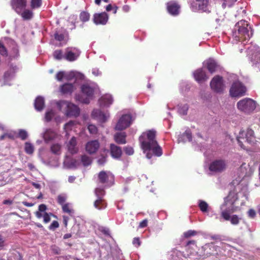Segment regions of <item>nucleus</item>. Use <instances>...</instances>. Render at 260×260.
I'll return each instance as SVG.
<instances>
[{
  "instance_id": "obj_1",
  "label": "nucleus",
  "mask_w": 260,
  "mask_h": 260,
  "mask_svg": "<svg viewBox=\"0 0 260 260\" xmlns=\"http://www.w3.org/2000/svg\"><path fill=\"white\" fill-rule=\"evenodd\" d=\"M254 168L249 164L243 163L238 170L240 173L238 179L236 178L232 182L235 190L230 191L229 195L224 199V203L220 206L221 217L226 221L230 220L231 224L237 225L241 218L237 215L231 216L237 208L244 206L245 201L248 200V191L247 184L242 187V182L246 177L250 176L254 172Z\"/></svg>"
},
{
  "instance_id": "obj_2",
  "label": "nucleus",
  "mask_w": 260,
  "mask_h": 260,
  "mask_svg": "<svg viewBox=\"0 0 260 260\" xmlns=\"http://www.w3.org/2000/svg\"><path fill=\"white\" fill-rule=\"evenodd\" d=\"M139 141L147 158L150 159L153 155L158 157L162 155L161 148L155 140V131L149 130L143 133L139 138Z\"/></svg>"
},
{
  "instance_id": "obj_3",
  "label": "nucleus",
  "mask_w": 260,
  "mask_h": 260,
  "mask_svg": "<svg viewBox=\"0 0 260 260\" xmlns=\"http://www.w3.org/2000/svg\"><path fill=\"white\" fill-rule=\"evenodd\" d=\"M252 35L251 27L244 20L237 22L232 30V37L236 43L241 42L243 45H245Z\"/></svg>"
},
{
  "instance_id": "obj_4",
  "label": "nucleus",
  "mask_w": 260,
  "mask_h": 260,
  "mask_svg": "<svg viewBox=\"0 0 260 260\" xmlns=\"http://www.w3.org/2000/svg\"><path fill=\"white\" fill-rule=\"evenodd\" d=\"M59 111L63 110L64 115L68 117H77L80 113V109L76 105L66 101H60L56 103Z\"/></svg>"
},
{
  "instance_id": "obj_5",
  "label": "nucleus",
  "mask_w": 260,
  "mask_h": 260,
  "mask_svg": "<svg viewBox=\"0 0 260 260\" xmlns=\"http://www.w3.org/2000/svg\"><path fill=\"white\" fill-rule=\"evenodd\" d=\"M247 55L254 66L260 70V48L257 45L251 43L247 48Z\"/></svg>"
},
{
  "instance_id": "obj_6",
  "label": "nucleus",
  "mask_w": 260,
  "mask_h": 260,
  "mask_svg": "<svg viewBox=\"0 0 260 260\" xmlns=\"http://www.w3.org/2000/svg\"><path fill=\"white\" fill-rule=\"evenodd\" d=\"M96 89V85L95 84H85L81 86V91L82 93L86 96V98L83 99L79 95L76 96V100L85 104L89 103V99L91 98L93 93Z\"/></svg>"
},
{
  "instance_id": "obj_7",
  "label": "nucleus",
  "mask_w": 260,
  "mask_h": 260,
  "mask_svg": "<svg viewBox=\"0 0 260 260\" xmlns=\"http://www.w3.org/2000/svg\"><path fill=\"white\" fill-rule=\"evenodd\" d=\"M237 140L240 147L245 149V148L243 144L244 142H247L250 144H252L254 143V132L251 129H248L246 132L241 131L237 137Z\"/></svg>"
},
{
  "instance_id": "obj_8",
  "label": "nucleus",
  "mask_w": 260,
  "mask_h": 260,
  "mask_svg": "<svg viewBox=\"0 0 260 260\" xmlns=\"http://www.w3.org/2000/svg\"><path fill=\"white\" fill-rule=\"evenodd\" d=\"M238 109L245 113H250L256 107V103L249 98H245L239 101L237 104Z\"/></svg>"
},
{
  "instance_id": "obj_9",
  "label": "nucleus",
  "mask_w": 260,
  "mask_h": 260,
  "mask_svg": "<svg viewBox=\"0 0 260 260\" xmlns=\"http://www.w3.org/2000/svg\"><path fill=\"white\" fill-rule=\"evenodd\" d=\"M95 194L97 199L94 202V207L98 210L105 209L107 207V204L103 199L105 196V191L103 188H96L94 190Z\"/></svg>"
},
{
  "instance_id": "obj_10",
  "label": "nucleus",
  "mask_w": 260,
  "mask_h": 260,
  "mask_svg": "<svg viewBox=\"0 0 260 260\" xmlns=\"http://www.w3.org/2000/svg\"><path fill=\"white\" fill-rule=\"evenodd\" d=\"M246 91V87L239 81L233 83L230 90V95L232 97H239L243 96Z\"/></svg>"
},
{
  "instance_id": "obj_11",
  "label": "nucleus",
  "mask_w": 260,
  "mask_h": 260,
  "mask_svg": "<svg viewBox=\"0 0 260 260\" xmlns=\"http://www.w3.org/2000/svg\"><path fill=\"white\" fill-rule=\"evenodd\" d=\"M226 167V164L224 160L217 159L214 160L210 164L209 169L212 174H216L224 171Z\"/></svg>"
},
{
  "instance_id": "obj_12",
  "label": "nucleus",
  "mask_w": 260,
  "mask_h": 260,
  "mask_svg": "<svg viewBox=\"0 0 260 260\" xmlns=\"http://www.w3.org/2000/svg\"><path fill=\"white\" fill-rule=\"evenodd\" d=\"M132 117L131 114H126L121 116L118 120L115 129L121 131L129 126L132 123Z\"/></svg>"
},
{
  "instance_id": "obj_13",
  "label": "nucleus",
  "mask_w": 260,
  "mask_h": 260,
  "mask_svg": "<svg viewBox=\"0 0 260 260\" xmlns=\"http://www.w3.org/2000/svg\"><path fill=\"white\" fill-rule=\"evenodd\" d=\"M210 86L214 91L217 93L222 92L225 88L222 78L219 76H215L211 81Z\"/></svg>"
},
{
  "instance_id": "obj_14",
  "label": "nucleus",
  "mask_w": 260,
  "mask_h": 260,
  "mask_svg": "<svg viewBox=\"0 0 260 260\" xmlns=\"http://www.w3.org/2000/svg\"><path fill=\"white\" fill-rule=\"evenodd\" d=\"M209 0H196L191 3L190 8L193 12H206L208 10Z\"/></svg>"
},
{
  "instance_id": "obj_15",
  "label": "nucleus",
  "mask_w": 260,
  "mask_h": 260,
  "mask_svg": "<svg viewBox=\"0 0 260 260\" xmlns=\"http://www.w3.org/2000/svg\"><path fill=\"white\" fill-rule=\"evenodd\" d=\"M80 51L77 48H67L64 54V59L69 61H74L77 59L80 54Z\"/></svg>"
},
{
  "instance_id": "obj_16",
  "label": "nucleus",
  "mask_w": 260,
  "mask_h": 260,
  "mask_svg": "<svg viewBox=\"0 0 260 260\" xmlns=\"http://www.w3.org/2000/svg\"><path fill=\"white\" fill-rule=\"evenodd\" d=\"M98 178L101 183L106 184L108 186H111L113 184L114 177L110 172L104 171L100 172Z\"/></svg>"
},
{
  "instance_id": "obj_17",
  "label": "nucleus",
  "mask_w": 260,
  "mask_h": 260,
  "mask_svg": "<svg viewBox=\"0 0 260 260\" xmlns=\"http://www.w3.org/2000/svg\"><path fill=\"white\" fill-rule=\"evenodd\" d=\"M187 254H183V253L178 250H173L172 256L173 260H181L182 257H184L185 258H189L190 260H197L198 258H191V256H196L197 252H191L189 248L187 250Z\"/></svg>"
},
{
  "instance_id": "obj_18",
  "label": "nucleus",
  "mask_w": 260,
  "mask_h": 260,
  "mask_svg": "<svg viewBox=\"0 0 260 260\" xmlns=\"http://www.w3.org/2000/svg\"><path fill=\"white\" fill-rule=\"evenodd\" d=\"M39 210L35 212V215L38 218L43 217V221L47 223L50 221V215H52V213H48L45 212L47 207L45 204H41L39 206Z\"/></svg>"
},
{
  "instance_id": "obj_19",
  "label": "nucleus",
  "mask_w": 260,
  "mask_h": 260,
  "mask_svg": "<svg viewBox=\"0 0 260 260\" xmlns=\"http://www.w3.org/2000/svg\"><path fill=\"white\" fill-rule=\"evenodd\" d=\"M91 116L101 122H105L109 118L108 112L104 113L100 109H94L91 113Z\"/></svg>"
},
{
  "instance_id": "obj_20",
  "label": "nucleus",
  "mask_w": 260,
  "mask_h": 260,
  "mask_svg": "<svg viewBox=\"0 0 260 260\" xmlns=\"http://www.w3.org/2000/svg\"><path fill=\"white\" fill-rule=\"evenodd\" d=\"M109 19L108 15L106 12L95 13L93 15V22L96 25H105Z\"/></svg>"
},
{
  "instance_id": "obj_21",
  "label": "nucleus",
  "mask_w": 260,
  "mask_h": 260,
  "mask_svg": "<svg viewBox=\"0 0 260 260\" xmlns=\"http://www.w3.org/2000/svg\"><path fill=\"white\" fill-rule=\"evenodd\" d=\"M11 5L17 13L20 14L26 7V0H12Z\"/></svg>"
},
{
  "instance_id": "obj_22",
  "label": "nucleus",
  "mask_w": 260,
  "mask_h": 260,
  "mask_svg": "<svg viewBox=\"0 0 260 260\" xmlns=\"http://www.w3.org/2000/svg\"><path fill=\"white\" fill-rule=\"evenodd\" d=\"M180 8L179 5L176 2L171 1L167 3L168 12L173 16H177L179 14Z\"/></svg>"
},
{
  "instance_id": "obj_23",
  "label": "nucleus",
  "mask_w": 260,
  "mask_h": 260,
  "mask_svg": "<svg viewBox=\"0 0 260 260\" xmlns=\"http://www.w3.org/2000/svg\"><path fill=\"white\" fill-rule=\"evenodd\" d=\"M100 147V143L97 140H92L87 143L85 149L89 154L95 153Z\"/></svg>"
},
{
  "instance_id": "obj_24",
  "label": "nucleus",
  "mask_w": 260,
  "mask_h": 260,
  "mask_svg": "<svg viewBox=\"0 0 260 260\" xmlns=\"http://www.w3.org/2000/svg\"><path fill=\"white\" fill-rule=\"evenodd\" d=\"M113 102V99L112 95L108 94L102 96L99 100V103L101 108L109 107Z\"/></svg>"
},
{
  "instance_id": "obj_25",
  "label": "nucleus",
  "mask_w": 260,
  "mask_h": 260,
  "mask_svg": "<svg viewBox=\"0 0 260 260\" xmlns=\"http://www.w3.org/2000/svg\"><path fill=\"white\" fill-rule=\"evenodd\" d=\"M67 148L68 151L72 154H76L78 151V147L77 146L76 138L73 137L67 143Z\"/></svg>"
},
{
  "instance_id": "obj_26",
  "label": "nucleus",
  "mask_w": 260,
  "mask_h": 260,
  "mask_svg": "<svg viewBox=\"0 0 260 260\" xmlns=\"http://www.w3.org/2000/svg\"><path fill=\"white\" fill-rule=\"evenodd\" d=\"M193 75L195 80L199 83L206 81L208 79L205 71L202 69L197 70Z\"/></svg>"
},
{
  "instance_id": "obj_27",
  "label": "nucleus",
  "mask_w": 260,
  "mask_h": 260,
  "mask_svg": "<svg viewBox=\"0 0 260 260\" xmlns=\"http://www.w3.org/2000/svg\"><path fill=\"white\" fill-rule=\"evenodd\" d=\"M57 137V134L51 129H46L43 134V137L46 143H48Z\"/></svg>"
},
{
  "instance_id": "obj_28",
  "label": "nucleus",
  "mask_w": 260,
  "mask_h": 260,
  "mask_svg": "<svg viewBox=\"0 0 260 260\" xmlns=\"http://www.w3.org/2000/svg\"><path fill=\"white\" fill-rule=\"evenodd\" d=\"M76 73L74 72H71L69 74H66L63 71L58 72L56 75V79L59 81H61L63 78H66L67 80H71L75 78Z\"/></svg>"
},
{
  "instance_id": "obj_29",
  "label": "nucleus",
  "mask_w": 260,
  "mask_h": 260,
  "mask_svg": "<svg viewBox=\"0 0 260 260\" xmlns=\"http://www.w3.org/2000/svg\"><path fill=\"white\" fill-rule=\"evenodd\" d=\"M80 162L79 161L66 157L63 162V165L65 168L67 169H75L77 168L79 165Z\"/></svg>"
},
{
  "instance_id": "obj_30",
  "label": "nucleus",
  "mask_w": 260,
  "mask_h": 260,
  "mask_svg": "<svg viewBox=\"0 0 260 260\" xmlns=\"http://www.w3.org/2000/svg\"><path fill=\"white\" fill-rule=\"evenodd\" d=\"M110 152L112 157L116 159L119 158L122 154L121 148L113 144L110 145Z\"/></svg>"
},
{
  "instance_id": "obj_31",
  "label": "nucleus",
  "mask_w": 260,
  "mask_h": 260,
  "mask_svg": "<svg viewBox=\"0 0 260 260\" xmlns=\"http://www.w3.org/2000/svg\"><path fill=\"white\" fill-rule=\"evenodd\" d=\"M204 66L207 67L208 71L213 73L216 71L218 68V65L215 60L213 59H209L205 62Z\"/></svg>"
},
{
  "instance_id": "obj_32",
  "label": "nucleus",
  "mask_w": 260,
  "mask_h": 260,
  "mask_svg": "<svg viewBox=\"0 0 260 260\" xmlns=\"http://www.w3.org/2000/svg\"><path fill=\"white\" fill-rule=\"evenodd\" d=\"M67 36V31L65 29L62 28L56 29L54 34L55 40L59 42L63 41Z\"/></svg>"
},
{
  "instance_id": "obj_33",
  "label": "nucleus",
  "mask_w": 260,
  "mask_h": 260,
  "mask_svg": "<svg viewBox=\"0 0 260 260\" xmlns=\"http://www.w3.org/2000/svg\"><path fill=\"white\" fill-rule=\"evenodd\" d=\"M126 135L125 132H118L114 135V140L119 144H124L126 143Z\"/></svg>"
},
{
  "instance_id": "obj_34",
  "label": "nucleus",
  "mask_w": 260,
  "mask_h": 260,
  "mask_svg": "<svg viewBox=\"0 0 260 260\" xmlns=\"http://www.w3.org/2000/svg\"><path fill=\"white\" fill-rule=\"evenodd\" d=\"M192 140V135L190 130L187 129L184 133L180 135L178 137L179 142H185L187 141H191Z\"/></svg>"
},
{
  "instance_id": "obj_35",
  "label": "nucleus",
  "mask_w": 260,
  "mask_h": 260,
  "mask_svg": "<svg viewBox=\"0 0 260 260\" xmlns=\"http://www.w3.org/2000/svg\"><path fill=\"white\" fill-rule=\"evenodd\" d=\"M44 98L41 96H38L36 98L34 105L36 110L38 111H42L44 108Z\"/></svg>"
},
{
  "instance_id": "obj_36",
  "label": "nucleus",
  "mask_w": 260,
  "mask_h": 260,
  "mask_svg": "<svg viewBox=\"0 0 260 260\" xmlns=\"http://www.w3.org/2000/svg\"><path fill=\"white\" fill-rule=\"evenodd\" d=\"M75 89L73 84L66 83L60 86V90L63 94L71 93Z\"/></svg>"
},
{
  "instance_id": "obj_37",
  "label": "nucleus",
  "mask_w": 260,
  "mask_h": 260,
  "mask_svg": "<svg viewBox=\"0 0 260 260\" xmlns=\"http://www.w3.org/2000/svg\"><path fill=\"white\" fill-rule=\"evenodd\" d=\"M7 43L9 45L10 47H11L12 49L13 57H15L17 56L19 51L16 42L11 39H8L7 40Z\"/></svg>"
},
{
  "instance_id": "obj_38",
  "label": "nucleus",
  "mask_w": 260,
  "mask_h": 260,
  "mask_svg": "<svg viewBox=\"0 0 260 260\" xmlns=\"http://www.w3.org/2000/svg\"><path fill=\"white\" fill-rule=\"evenodd\" d=\"M16 69V67H11L10 69L5 73L4 79L5 81H8L14 77Z\"/></svg>"
},
{
  "instance_id": "obj_39",
  "label": "nucleus",
  "mask_w": 260,
  "mask_h": 260,
  "mask_svg": "<svg viewBox=\"0 0 260 260\" xmlns=\"http://www.w3.org/2000/svg\"><path fill=\"white\" fill-rule=\"evenodd\" d=\"M62 209L63 212L68 213L71 216H74V210L70 204L67 203L63 205Z\"/></svg>"
},
{
  "instance_id": "obj_40",
  "label": "nucleus",
  "mask_w": 260,
  "mask_h": 260,
  "mask_svg": "<svg viewBox=\"0 0 260 260\" xmlns=\"http://www.w3.org/2000/svg\"><path fill=\"white\" fill-rule=\"evenodd\" d=\"M20 14L24 20H29L33 16V13L29 10H23Z\"/></svg>"
},
{
  "instance_id": "obj_41",
  "label": "nucleus",
  "mask_w": 260,
  "mask_h": 260,
  "mask_svg": "<svg viewBox=\"0 0 260 260\" xmlns=\"http://www.w3.org/2000/svg\"><path fill=\"white\" fill-rule=\"evenodd\" d=\"M188 110V106L187 104H181L178 105V112L179 114L182 115H185L187 113Z\"/></svg>"
},
{
  "instance_id": "obj_42",
  "label": "nucleus",
  "mask_w": 260,
  "mask_h": 260,
  "mask_svg": "<svg viewBox=\"0 0 260 260\" xmlns=\"http://www.w3.org/2000/svg\"><path fill=\"white\" fill-rule=\"evenodd\" d=\"M51 152L56 155L61 153V145L58 143L54 144L51 146Z\"/></svg>"
},
{
  "instance_id": "obj_43",
  "label": "nucleus",
  "mask_w": 260,
  "mask_h": 260,
  "mask_svg": "<svg viewBox=\"0 0 260 260\" xmlns=\"http://www.w3.org/2000/svg\"><path fill=\"white\" fill-rule=\"evenodd\" d=\"M198 206L202 212H207L209 206L206 202L203 200H199Z\"/></svg>"
},
{
  "instance_id": "obj_44",
  "label": "nucleus",
  "mask_w": 260,
  "mask_h": 260,
  "mask_svg": "<svg viewBox=\"0 0 260 260\" xmlns=\"http://www.w3.org/2000/svg\"><path fill=\"white\" fill-rule=\"evenodd\" d=\"M55 116V111L52 109L48 110L45 113V119L48 122L51 121Z\"/></svg>"
},
{
  "instance_id": "obj_45",
  "label": "nucleus",
  "mask_w": 260,
  "mask_h": 260,
  "mask_svg": "<svg viewBox=\"0 0 260 260\" xmlns=\"http://www.w3.org/2000/svg\"><path fill=\"white\" fill-rule=\"evenodd\" d=\"M24 150L27 154H32L34 151V147L32 144L26 142L25 143Z\"/></svg>"
},
{
  "instance_id": "obj_46",
  "label": "nucleus",
  "mask_w": 260,
  "mask_h": 260,
  "mask_svg": "<svg viewBox=\"0 0 260 260\" xmlns=\"http://www.w3.org/2000/svg\"><path fill=\"white\" fill-rule=\"evenodd\" d=\"M91 159L86 155H83L81 157V162L85 167L90 165L91 163Z\"/></svg>"
},
{
  "instance_id": "obj_47",
  "label": "nucleus",
  "mask_w": 260,
  "mask_h": 260,
  "mask_svg": "<svg viewBox=\"0 0 260 260\" xmlns=\"http://www.w3.org/2000/svg\"><path fill=\"white\" fill-rule=\"evenodd\" d=\"M190 89V86L187 82L182 81L180 84V90L182 93L187 91Z\"/></svg>"
},
{
  "instance_id": "obj_48",
  "label": "nucleus",
  "mask_w": 260,
  "mask_h": 260,
  "mask_svg": "<svg viewBox=\"0 0 260 260\" xmlns=\"http://www.w3.org/2000/svg\"><path fill=\"white\" fill-rule=\"evenodd\" d=\"M111 254L113 256H117L119 258L122 255L121 250L117 246H115L114 248L111 249Z\"/></svg>"
},
{
  "instance_id": "obj_49",
  "label": "nucleus",
  "mask_w": 260,
  "mask_h": 260,
  "mask_svg": "<svg viewBox=\"0 0 260 260\" xmlns=\"http://www.w3.org/2000/svg\"><path fill=\"white\" fill-rule=\"evenodd\" d=\"M53 56L57 60H61L64 58V54L61 50H56L54 51L53 52Z\"/></svg>"
},
{
  "instance_id": "obj_50",
  "label": "nucleus",
  "mask_w": 260,
  "mask_h": 260,
  "mask_svg": "<svg viewBox=\"0 0 260 260\" xmlns=\"http://www.w3.org/2000/svg\"><path fill=\"white\" fill-rule=\"evenodd\" d=\"M90 18V15L88 12L83 11L80 14V19L82 22L88 21Z\"/></svg>"
},
{
  "instance_id": "obj_51",
  "label": "nucleus",
  "mask_w": 260,
  "mask_h": 260,
  "mask_svg": "<svg viewBox=\"0 0 260 260\" xmlns=\"http://www.w3.org/2000/svg\"><path fill=\"white\" fill-rule=\"evenodd\" d=\"M75 123H76L75 121L71 120L64 125V129L67 134L68 133V131L72 129V128L75 126Z\"/></svg>"
},
{
  "instance_id": "obj_52",
  "label": "nucleus",
  "mask_w": 260,
  "mask_h": 260,
  "mask_svg": "<svg viewBox=\"0 0 260 260\" xmlns=\"http://www.w3.org/2000/svg\"><path fill=\"white\" fill-rule=\"evenodd\" d=\"M42 5V0H31V7L32 9H37Z\"/></svg>"
},
{
  "instance_id": "obj_53",
  "label": "nucleus",
  "mask_w": 260,
  "mask_h": 260,
  "mask_svg": "<svg viewBox=\"0 0 260 260\" xmlns=\"http://www.w3.org/2000/svg\"><path fill=\"white\" fill-rule=\"evenodd\" d=\"M66 200L67 196L64 194H59L57 197V202L62 206L64 204Z\"/></svg>"
},
{
  "instance_id": "obj_54",
  "label": "nucleus",
  "mask_w": 260,
  "mask_h": 260,
  "mask_svg": "<svg viewBox=\"0 0 260 260\" xmlns=\"http://www.w3.org/2000/svg\"><path fill=\"white\" fill-rule=\"evenodd\" d=\"M18 136L22 140H25L27 138V137L28 136L27 132L25 130L20 129L19 131V133H18Z\"/></svg>"
},
{
  "instance_id": "obj_55",
  "label": "nucleus",
  "mask_w": 260,
  "mask_h": 260,
  "mask_svg": "<svg viewBox=\"0 0 260 260\" xmlns=\"http://www.w3.org/2000/svg\"><path fill=\"white\" fill-rule=\"evenodd\" d=\"M124 151L128 155H132L134 153V150L133 147L131 146H125L123 148Z\"/></svg>"
},
{
  "instance_id": "obj_56",
  "label": "nucleus",
  "mask_w": 260,
  "mask_h": 260,
  "mask_svg": "<svg viewBox=\"0 0 260 260\" xmlns=\"http://www.w3.org/2000/svg\"><path fill=\"white\" fill-rule=\"evenodd\" d=\"M197 232L194 230H188L183 233V235L185 238H189L191 236L196 235Z\"/></svg>"
},
{
  "instance_id": "obj_57",
  "label": "nucleus",
  "mask_w": 260,
  "mask_h": 260,
  "mask_svg": "<svg viewBox=\"0 0 260 260\" xmlns=\"http://www.w3.org/2000/svg\"><path fill=\"white\" fill-rule=\"evenodd\" d=\"M89 133L91 134H95L98 132V128L95 125L93 124H89L88 126Z\"/></svg>"
},
{
  "instance_id": "obj_58",
  "label": "nucleus",
  "mask_w": 260,
  "mask_h": 260,
  "mask_svg": "<svg viewBox=\"0 0 260 260\" xmlns=\"http://www.w3.org/2000/svg\"><path fill=\"white\" fill-rule=\"evenodd\" d=\"M248 216L250 218H254L256 216V212L253 209H249L247 212Z\"/></svg>"
},
{
  "instance_id": "obj_59",
  "label": "nucleus",
  "mask_w": 260,
  "mask_h": 260,
  "mask_svg": "<svg viewBox=\"0 0 260 260\" xmlns=\"http://www.w3.org/2000/svg\"><path fill=\"white\" fill-rule=\"evenodd\" d=\"M59 223L57 221H53L50 225L49 229L50 230H54L55 229L58 228Z\"/></svg>"
},
{
  "instance_id": "obj_60",
  "label": "nucleus",
  "mask_w": 260,
  "mask_h": 260,
  "mask_svg": "<svg viewBox=\"0 0 260 260\" xmlns=\"http://www.w3.org/2000/svg\"><path fill=\"white\" fill-rule=\"evenodd\" d=\"M51 250L52 251L56 254H60L61 250L60 249L55 245H53L51 246Z\"/></svg>"
},
{
  "instance_id": "obj_61",
  "label": "nucleus",
  "mask_w": 260,
  "mask_h": 260,
  "mask_svg": "<svg viewBox=\"0 0 260 260\" xmlns=\"http://www.w3.org/2000/svg\"><path fill=\"white\" fill-rule=\"evenodd\" d=\"M92 73L95 76H101L102 75V72L98 68L92 69Z\"/></svg>"
},
{
  "instance_id": "obj_62",
  "label": "nucleus",
  "mask_w": 260,
  "mask_h": 260,
  "mask_svg": "<svg viewBox=\"0 0 260 260\" xmlns=\"http://www.w3.org/2000/svg\"><path fill=\"white\" fill-rule=\"evenodd\" d=\"M133 245L138 247L140 246L141 242L139 238H134L133 240Z\"/></svg>"
},
{
  "instance_id": "obj_63",
  "label": "nucleus",
  "mask_w": 260,
  "mask_h": 260,
  "mask_svg": "<svg viewBox=\"0 0 260 260\" xmlns=\"http://www.w3.org/2000/svg\"><path fill=\"white\" fill-rule=\"evenodd\" d=\"M223 2L222 4V7L224 9L228 6L229 7H231L232 4L230 3L229 0H221Z\"/></svg>"
},
{
  "instance_id": "obj_64",
  "label": "nucleus",
  "mask_w": 260,
  "mask_h": 260,
  "mask_svg": "<svg viewBox=\"0 0 260 260\" xmlns=\"http://www.w3.org/2000/svg\"><path fill=\"white\" fill-rule=\"evenodd\" d=\"M148 220L147 219H144L142 220L139 225V228H144L147 226Z\"/></svg>"
}]
</instances>
